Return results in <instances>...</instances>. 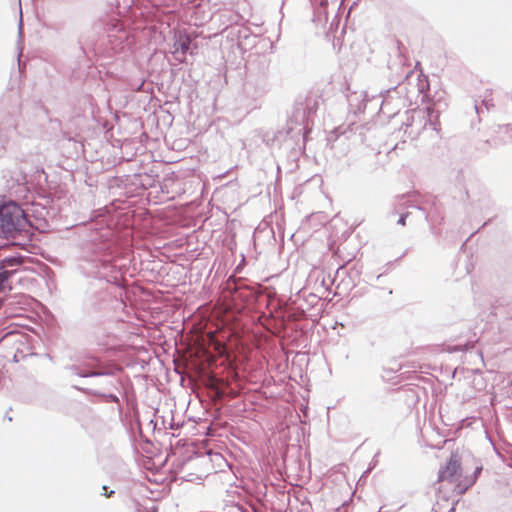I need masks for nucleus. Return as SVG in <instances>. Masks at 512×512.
<instances>
[{
    "label": "nucleus",
    "instance_id": "9d476101",
    "mask_svg": "<svg viewBox=\"0 0 512 512\" xmlns=\"http://www.w3.org/2000/svg\"><path fill=\"white\" fill-rule=\"evenodd\" d=\"M227 512H256V511L250 507H245L240 504H233L228 507Z\"/></svg>",
    "mask_w": 512,
    "mask_h": 512
},
{
    "label": "nucleus",
    "instance_id": "1a4fd4ad",
    "mask_svg": "<svg viewBox=\"0 0 512 512\" xmlns=\"http://www.w3.org/2000/svg\"><path fill=\"white\" fill-rule=\"evenodd\" d=\"M191 39L189 36H185L184 38L180 37L178 40L175 41L174 47L175 51H180L183 55H185L188 50L190 49Z\"/></svg>",
    "mask_w": 512,
    "mask_h": 512
},
{
    "label": "nucleus",
    "instance_id": "9b49d317",
    "mask_svg": "<svg viewBox=\"0 0 512 512\" xmlns=\"http://www.w3.org/2000/svg\"><path fill=\"white\" fill-rule=\"evenodd\" d=\"M278 233L281 239V246H284V235H285V228L282 227L280 224H277Z\"/></svg>",
    "mask_w": 512,
    "mask_h": 512
},
{
    "label": "nucleus",
    "instance_id": "f8f14e48",
    "mask_svg": "<svg viewBox=\"0 0 512 512\" xmlns=\"http://www.w3.org/2000/svg\"><path fill=\"white\" fill-rule=\"evenodd\" d=\"M102 489L106 491L103 495L105 497H107V498H110V497H112L115 494L114 490L107 491V486L106 485H103Z\"/></svg>",
    "mask_w": 512,
    "mask_h": 512
},
{
    "label": "nucleus",
    "instance_id": "0eeeda50",
    "mask_svg": "<svg viewBox=\"0 0 512 512\" xmlns=\"http://www.w3.org/2000/svg\"><path fill=\"white\" fill-rule=\"evenodd\" d=\"M17 134V120L14 116H8L7 120L0 119V158L6 155L9 142Z\"/></svg>",
    "mask_w": 512,
    "mask_h": 512
},
{
    "label": "nucleus",
    "instance_id": "aec40b11",
    "mask_svg": "<svg viewBox=\"0 0 512 512\" xmlns=\"http://www.w3.org/2000/svg\"><path fill=\"white\" fill-rule=\"evenodd\" d=\"M151 512H157V508H156V507H153V508L151 509Z\"/></svg>",
    "mask_w": 512,
    "mask_h": 512
},
{
    "label": "nucleus",
    "instance_id": "4468645a",
    "mask_svg": "<svg viewBox=\"0 0 512 512\" xmlns=\"http://www.w3.org/2000/svg\"><path fill=\"white\" fill-rule=\"evenodd\" d=\"M284 446H285V450H286V449H287V446H286V445H284ZM285 462H286V451L284 452V454H283V459H282V464H283V468H284V469L286 468V467H285Z\"/></svg>",
    "mask_w": 512,
    "mask_h": 512
},
{
    "label": "nucleus",
    "instance_id": "dca6fc26",
    "mask_svg": "<svg viewBox=\"0 0 512 512\" xmlns=\"http://www.w3.org/2000/svg\"><path fill=\"white\" fill-rule=\"evenodd\" d=\"M12 244H14V245H24V243H20L18 241H13Z\"/></svg>",
    "mask_w": 512,
    "mask_h": 512
},
{
    "label": "nucleus",
    "instance_id": "2eb2a0df",
    "mask_svg": "<svg viewBox=\"0 0 512 512\" xmlns=\"http://www.w3.org/2000/svg\"><path fill=\"white\" fill-rule=\"evenodd\" d=\"M405 220H406V217L402 215L398 222H399V224L404 226L406 224Z\"/></svg>",
    "mask_w": 512,
    "mask_h": 512
},
{
    "label": "nucleus",
    "instance_id": "39448f33",
    "mask_svg": "<svg viewBox=\"0 0 512 512\" xmlns=\"http://www.w3.org/2000/svg\"><path fill=\"white\" fill-rule=\"evenodd\" d=\"M30 224L22 207L13 200L0 201V237L17 239L27 235Z\"/></svg>",
    "mask_w": 512,
    "mask_h": 512
},
{
    "label": "nucleus",
    "instance_id": "f03ea898",
    "mask_svg": "<svg viewBox=\"0 0 512 512\" xmlns=\"http://www.w3.org/2000/svg\"><path fill=\"white\" fill-rule=\"evenodd\" d=\"M65 370L70 375L81 378H101L99 389H77L89 395L101 397L106 403H120L119 397L113 391L119 390L122 385L119 374L123 368L114 361L87 353L75 363L67 365Z\"/></svg>",
    "mask_w": 512,
    "mask_h": 512
},
{
    "label": "nucleus",
    "instance_id": "6e6552de",
    "mask_svg": "<svg viewBox=\"0 0 512 512\" xmlns=\"http://www.w3.org/2000/svg\"><path fill=\"white\" fill-rule=\"evenodd\" d=\"M254 89L252 96L254 98L261 97L268 91V83L263 76L249 79L245 84V91L250 93V89Z\"/></svg>",
    "mask_w": 512,
    "mask_h": 512
},
{
    "label": "nucleus",
    "instance_id": "a211bd4d",
    "mask_svg": "<svg viewBox=\"0 0 512 512\" xmlns=\"http://www.w3.org/2000/svg\"><path fill=\"white\" fill-rule=\"evenodd\" d=\"M21 29H22V20H20V23H19V31L21 32Z\"/></svg>",
    "mask_w": 512,
    "mask_h": 512
},
{
    "label": "nucleus",
    "instance_id": "f257e3e1",
    "mask_svg": "<svg viewBox=\"0 0 512 512\" xmlns=\"http://www.w3.org/2000/svg\"><path fill=\"white\" fill-rule=\"evenodd\" d=\"M89 230L95 234L81 247L77 263V270L85 277L94 278L85 290L83 310L92 315L104 310L110 300L109 284L123 287L122 275L113 264L116 254V244L113 239L114 232L109 226L97 227L90 223Z\"/></svg>",
    "mask_w": 512,
    "mask_h": 512
},
{
    "label": "nucleus",
    "instance_id": "ddd939ff",
    "mask_svg": "<svg viewBox=\"0 0 512 512\" xmlns=\"http://www.w3.org/2000/svg\"><path fill=\"white\" fill-rule=\"evenodd\" d=\"M281 344H282V349H283L284 356H285L284 364H285V366H288V351L286 350L284 343L282 342Z\"/></svg>",
    "mask_w": 512,
    "mask_h": 512
},
{
    "label": "nucleus",
    "instance_id": "20e7f679",
    "mask_svg": "<svg viewBox=\"0 0 512 512\" xmlns=\"http://www.w3.org/2000/svg\"><path fill=\"white\" fill-rule=\"evenodd\" d=\"M94 28L101 31L114 53H124L130 50L134 38L119 14L110 13L100 17Z\"/></svg>",
    "mask_w": 512,
    "mask_h": 512
},
{
    "label": "nucleus",
    "instance_id": "423d86ee",
    "mask_svg": "<svg viewBox=\"0 0 512 512\" xmlns=\"http://www.w3.org/2000/svg\"><path fill=\"white\" fill-rule=\"evenodd\" d=\"M24 258L19 254L5 255L0 246V294L12 290V278L21 270Z\"/></svg>",
    "mask_w": 512,
    "mask_h": 512
},
{
    "label": "nucleus",
    "instance_id": "f3484780",
    "mask_svg": "<svg viewBox=\"0 0 512 512\" xmlns=\"http://www.w3.org/2000/svg\"><path fill=\"white\" fill-rule=\"evenodd\" d=\"M278 470H279L280 474L282 475L283 479H284V480H286V479H285V476H284V474H283V471H281V470H280V468H278Z\"/></svg>",
    "mask_w": 512,
    "mask_h": 512
},
{
    "label": "nucleus",
    "instance_id": "6ab92c4d",
    "mask_svg": "<svg viewBox=\"0 0 512 512\" xmlns=\"http://www.w3.org/2000/svg\"><path fill=\"white\" fill-rule=\"evenodd\" d=\"M151 512H157V508H156V507H153V508L151 509Z\"/></svg>",
    "mask_w": 512,
    "mask_h": 512
},
{
    "label": "nucleus",
    "instance_id": "7ed1b4c3",
    "mask_svg": "<svg viewBox=\"0 0 512 512\" xmlns=\"http://www.w3.org/2000/svg\"><path fill=\"white\" fill-rule=\"evenodd\" d=\"M474 481L463 475L461 458L452 453L445 466L438 472V496L436 512H454L456 498L464 494Z\"/></svg>",
    "mask_w": 512,
    "mask_h": 512
}]
</instances>
